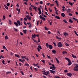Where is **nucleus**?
I'll return each instance as SVG.
<instances>
[{
	"label": "nucleus",
	"mask_w": 78,
	"mask_h": 78,
	"mask_svg": "<svg viewBox=\"0 0 78 78\" xmlns=\"http://www.w3.org/2000/svg\"><path fill=\"white\" fill-rule=\"evenodd\" d=\"M49 71L50 72H51V73H53V74H55V72H56V71H53V70H49Z\"/></svg>",
	"instance_id": "nucleus-7"
},
{
	"label": "nucleus",
	"mask_w": 78,
	"mask_h": 78,
	"mask_svg": "<svg viewBox=\"0 0 78 78\" xmlns=\"http://www.w3.org/2000/svg\"><path fill=\"white\" fill-rule=\"evenodd\" d=\"M5 40H7L8 39V37L7 36V35H6L5 37Z\"/></svg>",
	"instance_id": "nucleus-31"
},
{
	"label": "nucleus",
	"mask_w": 78,
	"mask_h": 78,
	"mask_svg": "<svg viewBox=\"0 0 78 78\" xmlns=\"http://www.w3.org/2000/svg\"><path fill=\"white\" fill-rule=\"evenodd\" d=\"M57 6H59V4L58 3V2L57 1H55Z\"/></svg>",
	"instance_id": "nucleus-13"
},
{
	"label": "nucleus",
	"mask_w": 78,
	"mask_h": 78,
	"mask_svg": "<svg viewBox=\"0 0 78 78\" xmlns=\"http://www.w3.org/2000/svg\"><path fill=\"white\" fill-rule=\"evenodd\" d=\"M15 56H16V57H18V58H20V56H19V55H17V54H15Z\"/></svg>",
	"instance_id": "nucleus-25"
},
{
	"label": "nucleus",
	"mask_w": 78,
	"mask_h": 78,
	"mask_svg": "<svg viewBox=\"0 0 78 78\" xmlns=\"http://www.w3.org/2000/svg\"><path fill=\"white\" fill-rule=\"evenodd\" d=\"M48 33L49 34H51V32L50 31H48Z\"/></svg>",
	"instance_id": "nucleus-52"
},
{
	"label": "nucleus",
	"mask_w": 78,
	"mask_h": 78,
	"mask_svg": "<svg viewBox=\"0 0 78 78\" xmlns=\"http://www.w3.org/2000/svg\"><path fill=\"white\" fill-rule=\"evenodd\" d=\"M55 58V59H56V60L57 61V63H59V60H58V58Z\"/></svg>",
	"instance_id": "nucleus-38"
},
{
	"label": "nucleus",
	"mask_w": 78,
	"mask_h": 78,
	"mask_svg": "<svg viewBox=\"0 0 78 78\" xmlns=\"http://www.w3.org/2000/svg\"><path fill=\"white\" fill-rule=\"evenodd\" d=\"M4 6L6 9H8V7L5 4L4 5Z\"/></svg>",
	"instance_id": "nucleus-20"
},
{
	"label": "nucleus",
	"mask_w": 78,
	"mask_h": 78,
	"mask_svg": "<svg viewBox=\"0 0 78 78\" xmlns=\"http://www.w3.org/2000/svg\"><path fill=\"white\" fill-rule=\"evenodd\" d=\"M2 63H3V64H5V60H2Z\"/></svg>",
	"instance_id": "nucleus-45"
},
{
	"label": "nucleus",
	"mask_w": 78,
	"mask_h": 78,
	"mask_svg": "<svg viewBox=\"0 0 78 78\" xmlns=\"http://www.w3.org/2000/svg\"><path fill=\"white\" fill-rule=\"evenodd\" d=\"M33 9H37V7H34Z\"/></svg>",
	"instance_id": "nucleus-63"
},
{
	"label": "nucleus",
	"mask_w": 78,
	"mask_h": 78,
	"mask_svg": "<svg viewBox=\"0 0 78 78\" xmlns=\"http://www.w3.org/2000/svg\"><path fill=\"white\" fill-rule=\"evenodd\" d=\"M65 59H66L67 61H68V62H69V60H70L69 59V58H67L65 57Z\"/></svg>",
	"instance_id": "nucleus-28"
},
{
	"label": "nucleus",
	"mask_w": 78,
	"mask_h": 78,
	"mask_svg": "<svg viewBox=\"0 0 78 78\" xmlns=\"http://www.w3.org/2000/svg\"><path fill=\"white\" fill-rule=\"evenodd\" d=\"M14 30L15 31H17V29H15V28H14Z\"/></svg>",
	"instance_id": "nucleus-47"
},
{
	"label": "nucleus",
	"mask_w": 78,
	"mask_h": 78,
	"mask_svg": "<svg viewBox=\"0 0 78 78\" xmlns=\"http://www.w3.org/2000/svg\"><path fill=\"white\" fill-rule=\"evenodd\" d=\"M61 15L62 17H65L66 16V15L64 14V13H62Z\"/></svg>",
	"instance_id": "nucleus-21"
},
{
	"label": "nucleus",
	"mask_w": 78,
	"mask_h": 78,
	"mask_svg": "<svg viewBox=\"0 0 78 78\" xmlns=\"http://www.w3.org/2000/svg\"><path fill=\"white\" fill-rule=\"evenodd\" d=\"M38 48H40V50H42V47H41V46L40 45H38Z\"/></svg>",
	"instance_id": "nucleus-34"
},
{
	"label": "nucleus",
	"mask_w": 78,
	"mask_h": 78,
	"mask_svg": "<svg viewBox=\"0 0 78 78\" xmlns=\"http://www.w3.org/2000/svg\"><path fill=\"white\" fill-rule=\"evenodd\" d=\"M21 58H22V59H25V58H26V56H21Z\"/></svg>",
	"instance_id": "nucleus-40"
},
{
	"label": "nucleus",
	"mask_w": 78,
	"mask_h": 78,
	"mask_svg": "<svg viewBox=\"0 0 78 78\" xmlns=\"http://www.w3.org/2000/svg\"><path fill=\"white\" fill-rule=\"evenodd\" d=\"M46 73H47V74H48H48H49V71H47L46 72Z\"/></svg>",
	"instance_id": "nucleus-60"
},
{
	"label": "nucleus",
	"mask_w": 78,
	"mask_h": 78,
	"mask_svg": "<svg viewBox=\"0 0 78 78\" xmlns=\"http://www.w3.org/2000/svg\"><path fill=\"white\" fill-rule=\"evenodd\" d=\"M38 11H41V9L40 8H39V7L38 8Z\"/></svg>",
	"instance_id": "nucleus-61"
},
{
	"label": "nucleus",
	"mask_w": 78,
	"mask_h": 78,
	"mask_svg": "<svg viewBox=\"0 0 78 78\" xmlns=\"http://www.w3.org/2000/svg\"><path fill=\"white\" fill-rule=\"evenodd\" d=\"M38 42H40V39H39V37L38 38Z\"/></svg>",
	"instance_id": "nucleus-55"
},
{
	"label": "nucleus",
	"mask_w": 78,
	"mask_h": 78,
	"mask_svg": "<svg viewBox=\"0 0 78 78\" xmlns=\"http://www.w3.org/2000/svg\"><path fill=\"white\" fill-rule=\"evenodd\" d=\"M19 61H21L22 63H24L23 62H25V59H22L20 58H19Z\"/></svg>",
	"instance_id": "nucleus-5"
},
{
	"label": "nucleus",
	"mask_w": 78,
	"mask_h": 78,
	"mask_svg": "<svg viewBox=\"0 0 78 78\" xmlns=\"http://www.w3.org/2000/svg\"><path fill=\"white\" fill-rule=\"evenodd\" d=\"M14 24L16 25V27H19V26H20L21 24L20 23V22L19 20H17V22H14Z\"/></svg>",
	"instance_id": "nucleus-1"
},
{
	"label": "nucleus",
	"mask_w": 78,
	"mask_h": 78,
	"mask_svg": "<svg viewBox=\"0 0 78 78\" xmlns=\"http://www.w3.org/2000/svg\"><path fill=\"white\" fill-rule=\"evenodd\" d=\"M57 46L58 47H62V44L61 43V42H59L57 44Z\"/></svg>",
	"instance_id": "nucleus-2"
},
{
	"label": "nucleus",
	"mask_w": 78,
	"mask_h": 78,
	"mask_svg": "<svg viewBox=\"0 0 78 78\" xmlns=\"http://www.w3.org/2000/svg\"><path fill=\"white\" fill-rule=\"evenodd\" d=\"M36 35V34H34V35L32 34V37H33L34 38H35Z\"/></svg>",
	"instance_id": "nucleus-22"
},
{
	"label": "nucleus",
	"mask_w": 78,
	"mask_h": 78,
	"mask_svg": "<svg viewBox=\"0 0 78 78\" xmlns=\"http://www.w3.org/2000/svg\"><path fill=\"white\" fill-rule=\"evenodd\" d=\"M9 73H11V72L10 71H8L6 73V75L9 74Z\"/></svg>",
	"instance_id": "nucleus-35"
},
{
	"label": "nucleus",
	"mask_w": 78,
	"mask_h": 78,
	"mask_svg": "<svg viewBox=\"0 0 78 78\" xmlns=\"http://www.w3.org/2000/svg\"><path fill=\"white\" fill-rule=\"evenodd\" d=\"M55 76V78H58V77H59V76Z\"/></svg>",
	"instance_id": "nucleus-64"
},
{
	"label": "nucleus",
	"mask_w": 78,
	"mask_h": 78,
	"mask_svg": "<svg viewBox=\"0 0 78 78\" xmlns=\"http://www.w3.org/2000/svg\"><path fill=\"white\" fill-rule=\"evenodd\" d=\"M29 9L30 11H32V8L31 7H29Z\"/></svg>",
	"instance_id": "nucleus-43"
},
{
	"label": "nucleus",
	"mask_w": 78,
	"mask_h": 78,
	"mask_svg": "<svg viewBox=\"0 0 78 78\" xmlns=\"http://www.w3.org/2000/svg\"><path fill=\"white\" fill-rule=\"evenodd\" d=\"M53 44L54 45L55 47H56V43L55 42H53Z\"/></svg>",
	"instance_id": "nucleus-41"
},
{
	"label": "nucleus",
	"mask_w": 78,
	"mask_h": 78,
	"mask_svg": "<svg viewBox=\"0 0 78 78\" xmlns=\"http://www.w3.org/2000/svg\"><path fill=\"white\" fill-rule=\"evenodd\" d=\"M47 56L48 58H49V59H50V58H51L50 57V56H48V55H47Z\"/></svg>",
	"instance_id": "nucleus-58"
},
{
	"label": "nucleus",
	"mask_w": 78,
	"mask_h": 78,
	"mask_svg": "<svg viewBox=\"0 0 78 78\" xmlns=\"http://www.w3.org/2000/svg\"><path fill=\"white\" fill-rule=\"evenodd\" d=\"M46 47H47V48H48L49 47V45H50V44H48V43H46Z\"/></svg>",
	"instance_id": "nucleus-24"
},
{
	"label": "nucleus",
	"mask_w": 78,
	"mask_h": 78,
	"mask_svg": "<svg viewBox=\"0 0 78 78\" xmlns=\"http://www.w3.org/2000/svg\"><path fill=\"white\" fill-rule=\"evenodd\" d=\"M50 69H56V67L51 66L50 67Z\"/></svg>",
	"instance_id": "nucleus-12"
},
{
	"label": "nucleus",
	"mask_w": 78,
	"mask_h": 78,
	"mask_svg": "<svg viewBox=\"0 0 78 78\" xmlns=\"http://www.w3.org/2000/svg\"><path fill=\"white\" fill-rule=\"evenodd\" d=\"M24 66H27V67H29V65L28 63H25Z\"/></svg>",
	"instance_id": "nucleus-30"
},
{
	"label": "nucleus",
	"mask_w": 78,
	"mask_h": 78,
	"mask_svg": "<svg viewBox=\"0 0 78 78\" xmlns=\"http://www.w3.org/2000/svg\"><path fill=\"white\" fill-rule=\"evenodd\" d=\"M65 45H66V46H67V47H69V46L70 44H68L67 43H65Z\"/></svg>",
	"instance_id": "nucleus-32"
},
{
	"label": "nucleus",
	"mask_w": 78,
	"mask_h": 78,
	"mask_svg": "<svg viewBox=\"0 0 78 78\" xmlns=\"http://www.w3.org/2000/svg\"><path fill=\"white\" fill-rule=\"evenodd\" d=\"M37 50L38 51H40V49H39V48H37Z\"/></svg>",
	"instance_id": "nucleus-62"
},
{
	"label": "nucleus",
	"mask_w": 78,
	"mask_h": 78,
	"mask_svg": "<svg viewBox=\"0 0 78 78\" xmlns=\"http://www.w3.org/2000/svg\"><path fill=\"white\" fill-rule=\"evenodd\" d=\"M41 61H42V62L44 64H45V61L44 60H41Z\"/></svg>",
	"instance_id": "nucleus-42"
},
{
	"label": "nucleus",
	"mask_w": 78,
	"mask_h": 78,
	"mask_svg": "<svg viewBox=\"0 0 78 78\" xmlns=\"http://www.w3.org/2000/svg\"><path fill=\"white\" fill-rule=\"evenodd\" d=\"M69 22H70V23H73V21L71 19H69Z\"/></svg>",
	"instance_id": "nucleus-37"
},
{
	"label": "nucleus",
	"mask_w": 78,
	"mask_h": 78,
	"mask_svg": "<svg viewBox=\"0 0 78 78\" xmlns=\"http://www.w3.org/2000/svg\"><path fill=\"white\" fill-rule=\"evenodd\" d=\"M42 14V12H41V10H40L39 11V14Z\"/></svg>",
	"instance_id": "nucleus-46"
},
{
	"label": "nucleus",
	"mask_w": 78,
	"mask_h": 78,
	"mask_svg": "<svg viewBox=\"0 0 78 78\" xmlns=\"http://www.w3.org/2000/svg\"><path fill=\"white\" fill-rule=\"evenodd\" d=\"M9 5H10V4H9V3H8L7 4V6H9Z\"/></svg>",
	"instance_id": "nucleus-44"
},
{
	"label": "nucleus",
	"mask_w": 78,
	"mask_h": 78,
	"mask_svg": "<svg viewBox=\"0 0 78 78\" xmlns=\"http://www.w3.org/2000/svg\"><path fill=\"white\" fill-rule=\"evenodd\" d=\"M67 12H71V9H67Z\"/></svg>",
	"instance_id": "nucleus-15"
},
{
	"label": "nucleus",
	"mask_w": 78,
	"mask_h": 78,
	"mask_svg": "<svg viewBox=\"0 0 78 78\" xmlns=\"http://www.w3.org/2000/svg\"><path fill=\"white\" fill-rule=\"evenodd\" d=\"M24 20H25V21H27V18L25 17L24 18Z\"/></svg>",
	"instance_id": "nucleus-57"
},
{
	"label": "nucleus",
	"mask_w": 78,
	"mask_h": 78,
	"mask_svg": "<svg viewBox=\"0 0 78 78\" xmlns=\"http://www.w3.org/2000/svg\"><path fill=\"white\" fill-rule=\"evenodd\" d=\"M40 4H43V2L42 1H40Z\"/></svg>",
	"instance_id": "nucleus-54"
},
{
	"label": "nucleus",
	"mask_w": 78,
	"mask_h": 78,
	"mask_svg": "<svg viewBox=\"0 0 78 78\" xmlns=\"http://www.w3.org/2000/svg\"><path fill=\"white\" fill-rule=\"evenodd\" d=\"M73 70L74 71H78V66H75Z\"/></svg>",
	"instance_id": "nucleus-4"
},
{
	"label": "nucleus",
	"mask_w": 78,
	"mask_h": 78,
	"mask_svg": "<svg viewBox=\"0 0 78 78\" xmlns=\"http://www.w3.org/2000/svg\"><path fill=\"white\" fill-rule=\"evenodd\" d=\"M33 40L34 41V42H36V43H37V44H38V42H37V41L34 40V39H33Z\"/></svg>",
	"instance_id": "nucleus-26"
},
{
	"label": "nucleus",
	"mask_w": 78,
	"mask_h": 78,
	"mask_svg": "<svg viewBox=\"0 0 78 78\" xmlns=\"http://www.w3.org/2000/svg\"><path fill=\"white\" fill-rule=\"evenodd\" d=\"M1 58H3L4 59L5 58V57L3 56V55H1Z\"/></svg>",
	"instance_id": "nucleus-56"
},
{
	"label": "nucleus",
	"mask_w": 78,
	"mask_h": 78,
	"mask_svg": "<svg viewBox=\"0 0 78 78\" xmlns=\"http://www.w3.org/2000/svg\"><path fill=\"white\" fill-rule=\"evenodd\" d=\"M67 75L68 76H69V77H71L72 76V74L71 73H67Z\"/></svg>",
	"instance_id": "nucleus-8"
},
{
	"label": "nucleus",
	"mask_w": 78,
	"mask_h": 78,
	"mask_svg": "<svg viewBox=\"0 0 78 78\" xmlns=\"http://www.w3.org/2000/svg\"><path fill=\"white\" fill-rule=\"evenodd\" d=\"M55 18L56 19H60L61 18L59 17V16H55Z\"/></svg>",
	"instance_id": "nucleus-18"
},
{
	"label": "nucleus",
	"mask_w": 78,
	"mask_h": 78,
	"mask_svg": "<svg viewBox=\"0 0 78 78\" xmlns=\"http://www.w3.org/2000/svg\"><path fill=\"white\" fill-rule=\"evenodd\" d=\"M44 29L45 30H48V28H47V27H44Z\"/></svg>",
	"instance_id": "nucleus-48"
},
{
	"label": "nucleus",
	"mask_w": 78,
	"mask_h": 78,
	"mask_svg": "<svg viewBox=\"0 0 78 78\" xmlns=\"http://www.w3.org/2000/svg\"><path fill=\"white\" fill-rule=\"evenodd\" d=\"M69 16H72V13H69Z\"/></svg>",
	"instance_id": "nucleus-53"
},
{
	"label": "nucleus",
	"mask_w": 78,
	"mask_h": 78,
	"mask_svg": "<svg viewBox=\"0 0 78 78\" xmlns=\"http://www.w3.org/2000/svg\"><path fill=\"white\" fill-rule=\"evenodd\" d=\"M72 64V63L71 62V61L69 60L68 61V66H70Z\"/></svg>",
	"instance_id": "nucleus-9"
},
{
	"label": "nucleus",
	"mask_w": 78,
	"mask_h": 78,
	"mask_svg": "<svg viewBox=\"0 0 78 78\" xmlns=\"http://www.w3.org/2000/svg\"><path fill=\"white\" fill-rule=\"evenodd\" d=\"M42 55L43 56V58H45V55H44V54L43 53H42Z\"/></svg>",
	"instance_id": "nucleus-49"
},
{
	"label": "nucleus",
	"mask_w": 78,
	"mask_h": 78,
	"mask_svg": "<svg viewBox=\"0 0 78 78\" xmlns=\"http://www.w3.org/2000/svg\"><path fill=\"white\" fill-rule=\"evenodd\" d=\"M23 31L24 34H26L27 33V29H26L25 30H23Z\"/></svg>",
	"instance_id": "nucleus-23"
},
{
	"label": "nucleus",
	"mask_w": 78,
	"mask_h": 78,
	"mask_svg": "<svg viewBox=\"0 0 78 78\" xmlns=\"http://www.w3.org/2000/svg\"><path fill=\"white\" fill-rule=\"evenodd\" d=\"M69 4L70 5H71V6H72V5H73V3H72L70 2H69Z\"/></svg>",
	"instance_id": "nucleus-33"
},
{
	"label": "nucleus",
	"mask_w": 78,
	"mask_h": 78,
	"mask_svg": "<svg viewBox=\"0 0 78 78\" xmlns=\"http://www.w3.org/2000/svg\"><path fill=\"white\" fill-rule=\"evenodd\" d=\"M27 18L29 20H31V16H29V15H27L26 16Z\"/></svg>",
	"instance_id": "nucleus-6"
},
{
	"label": "nucleus",
	"mask_w": 78,
	"mask_h": 78,
	"mask_svg": "<svg viewBox=\"0 0 78 78\" xmlns=\"http://www.w3.org/2000/svg\"><path fill=\"white\" fill-rule=\"evenodd\" d=\"M52 52L53 53H54V54H55V53H56V51L55 50H52Z\"/></svg>",
	"instance_id": "nucleus-16"
},
{
	"label": "nucleus",
	"mask_w": 78,
	"mask_h": 78,
	"mask_svg": "<svg viewBox=\"0 0 78 78\" xmlns=\"http://www.w3.org/2000/svg\"><path fill=\"white\" fill-rule=\"evenodd\" d=\"M39 17L41 19H42L43 20H44V21L45 20V18L44 17H43L42 15H40L39 16Z\"/></svg>",
	"instance_id": "nucleus-3"
},
{
	"label": "nucleus",
	"mask_w": 78,
	"mask_h": 78,
	"mask_svg": "<svg viewBox=\"0 0 78 78\" xmlns=\"http://www.w3.org/2000/svg\"><path fill=\"white\" fill-rule=\"evenodd\" d=\"M20 73H21L23 75H25V74L23 73V72L22 71H20Z\"/></svg>",
	"instance_id": "nucleus-39"
},
{
	"label": "nucleus",
	"mask_w": 78,
	"mask_h": 78,
	"mask_svg": "<svg viewBox=\"0 0 78 78\" xmlns=\"http://www.w3.org/2000/svg\"><path fill=\"white\" fill-rule=\"evenodd\" d=\"M63 34L65 35V37H66V36H68V35H69V34L66 32L64 33Z\"/></svg>",
	"instance_id": "nucleus-10"
},
{
	"label": "nucleus",
	"mask_w": 78,
	"mask_h": 78,
	"mask_svg": "<svg viewBox=\"0 0 78 78\" xmlns=\"http://www.w3.org/2000/svg\"><path fill=\"white\" fill-rule=\"evenodd\" d=\"M67 52H66V51H63L62 52V54H63V55H65V54H67Z\"/></svg>",
	"instance_id": "nucleus-19"
},
{
	"label": "nucleus",
	"mask_w": 78,
	"mask_h": 78,
	"mask_svg": "<svg viewBox=\"0 0 78 78\" xmlns=\"http://www.w3.org/2000/svg\"><path fill=\"white\" fill-rule=\"evenodd\" d=\"M64 72L65 73H67V72H68V71H67V70L66 69V70H64Z\"/></svg>",
	"instance_id": "nucleus-51"
},
{
	"label": "nucleus",
	"mask_w": 78,
	"mask_h": 78,
	"mask_svg": "<svg viewBox=\"0 0 78 78\" xmlns=\"http://www.w3.org/2000/svg\"><path fill=\"white\" fill-rule=\"evenodd\" d=\"M48 48L50 49H52V48H53V46H52V45H49Z\"/></svg>",
	"instance_id": "nucleus-11"
},
{
	"label": "nucleus",
	"mask_w": 78,
	"mask_h": 78,
	"mask_svg": "<svg viewBox=\"0 0 78 78\" xmlns=\"http://www.w3.org/2000/svg\"><path fill=\"white\" fill-rule=\"evenodd\" d=\"M26 14H28V15L29 14V13L28 12H27V11H26Z\"/></svg>",
	"instance_id": "nucleus-59"
},
{
	"label": "nucleus",
	"mask_w": 78,
	"mask_h": 78,
	"mask_svg": "<svg viewBox=\"0 0 78 78\" xmlns=\"http://www.w3.org/2000/svg\"><path fill=\"white\" fill-rule=\"evenodd\" d=\"M30 15L31 16H33V14H32V13L31 12V11L30 12Z\"/></svg>",
	"instance_id": "nucleus-50"
},
{
	"label": "nucleus",
	"mask_w": 78,
	"mask_h": 78,
	"mask_svg": "<svg viewBox=\"0 0 78 78\" xmlns=\"http://www.w3.org/2000/svg\"><path fill=\"white\" fill-rule=\"evenodd\" d=\"M16 10L17 11H18V12H20V9H19V8H18V7L16 8Z\"/></svg>",
	"instance_id": "nucleus-14"
},
{
	"label": "nucleus",
	"mask_w": 78,
	"mask_h": 78,
	"mask_svg": "<svg viewBox=\"0 0 78 78\" xmlns=\"http://www.w3.org/2000/svg\"><path fill=\"white\" fill-rule=\"evenodd\" d=\"M63 21L65 23H68V22H67V21H66V20H63Z\"/></svg>",
	"instance_id": "nucleus-27"
},
{
	"label": "nucleus",
	"mask_w": 78,
	"mask_h": 78,
	"mask_svg": "<svg viewBox=\"0 0 78 78\" xmlns=\"http://www.w3.org/2000/svg\"><path fill=\"white\" fill-rule=\"evenodd\" d=\"M72 56L73 58H76V56L74 55L73 54H72Z\"/></svg>",
	"instance_id": "nucleus-17"
},
{
	"label": "nucleus",
	"mask_w": 78,
	"mask_h": 78,
	"mask_svg": "<svg viewBox=\"0 0 78 78\" xmlns=\"http://www.w3.org/2000/svg\"><path fill=\"white\" fill-rule=\"evenodd\" d=\"M9 20V23L10 25H11L12 24V23H11V21L10 20Z\"/></svg>",
	"instance_id": "nucleus-29"
},
{
	"label": "nucleus",
	"mask_w": 78,
	"mask_h": 78,
	"mask_svg": "<svg viewBox=\"0 0 78 78\" xmlns=\"http://www.w3.org/2000/svg\"><path fill=\"white\" fill-rule=\"evenodd\" d=\"M42 16H43V17H45L46 18L47 16H46L43 13H42Z\"/></svg>",
	"instance_id": "nucleus-36"
}]
</instances>
